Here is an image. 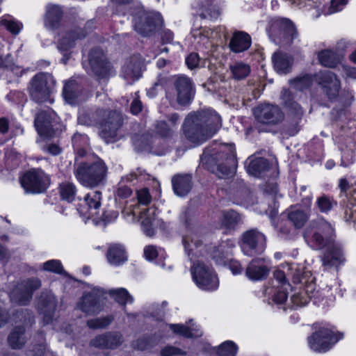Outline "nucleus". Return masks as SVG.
<instances>
[{"instance_id":"nucleus-1","label":"nucleus","mask_w":356,"mask_h":356,"mask_svg":"<svg viewBox=\"0 0 356 356\" xmlns=\"http://www.w3.org/2000/svg\"><path fill=\"white\" fill-rule=\"evenodd\" d=\"M221 126L220 116L215 111L202 110L186 117L183 131L189 142L198 145L211 138Z\"/></svg>"},{"instance_id":"nucleus-2","label":"nucleus","mask_w":356,"mask_h":356,"mask_svg":"<svg viewBox=\"0 0 356 356\" xmlns=\"http://www.w3.org/2000/svg\"><path fill=\"white\" fill-rule=\"evenodd\" d=\"M309 228L313 230L312 243L316 249L325 250L322 258L323 265L331 267L336 263L342 262L341 250L332 237L334 229L332 225L324 219H319L312 220Z\"/></svg>"},{"instance_id":"nucleus-3","label":"nucleus","mask_w":356,"mask_h":356,"mask_svg":"<svg viewBox=\"0 0 356 356\" xmlns=\"http://www.w3.org/2000/svg\"><path fill=\"white\" fill-rule=\"evenodd\" d=\"M200 161L203 166L219 178L232 177L236 166V154L232 147L225 145L205 148Z\"/></svg>"},{"instance_id":"nucleus-4","label":"nucleus","mask_w":356,"mask_h":356,"mask_svg":"<svg viewBox=\"0 0 356 356\" xmlns=\"http://www.w3.org/2000/svg\"><path fill=\"white\" fill-rule=\"evenodd\" d=\"M106 174L107 167L102 160L92 163L81 162L74 170V175L77 180L83 186L90 188L104 184Z\"/></svg>"},{"instance_id":"nucleus-5","label":"nucleus","mask_w":356,"mask_h":356,"mask_svg":"<svg viewBox=\"0 0 356 356\" xmlns=\"http://www.w3.org/2000/svg\"><path fill=\"white\" fill-rule=\"evenodd\" d=\"M55 81L51 74L38 73L31 79L29 86V93L31 99L37 103L47 101L54 89Z\"/></svg>"},{"instance_id":"nucleus-6","label":"nucleus","mask_w":356,"mask_h":356,"mask_svg":"<svg viewBox=\"0 0 356 356\" xmlns=\"http://www.w3.org/2000/svg\"><path fill=\"white\" fill-rule=\"evenodd\" d=\"M123 124L122 115L116 111L104 110L99 121V135L106 143L113 141Z\"/></svg>"},{"instance_id":"nucleus-7","label":"nucleus","mask_w":356,"mask_h":356,"mask_svg":"<svg viewBox=\"0 0 356 356\" xmlns=\"http://www.w3.org/2000/svg\"><path fill=\"white\" fill-rule=\"evenodd\" d=\"M162 22L159 13L139 11L134 18V29L142 36L149 37L161 26Z\"/></svg>"},{"instance_id":"nucleus-8","label":"nucleus","mask_w":356,"mask_h":356,"mask_svg":"<svg viewBox=\"0 0 356 356\" xmlns=\"http://www.w3.org/2000/svg\"><path fill=\"white\" fill-rule=\"evenodd\" d=\"M297 35L298 32L294 24L289 19H277L270 28V35L274 42L283 45H290Z\"/></svg>"},{"instance_id":"nucleus-9","label":"nucleus","mask_w":356,"mask_h":356,"mask_svg":"<svg viewBox=\"0 0 356 356\" xmlns=\"http://www.w3.org/2000/svg\"><path fill=\"white\" fill-rule=\"evenodd\" d=\"M240 242L243 252L253 256L264 252L266 239L265 235L257 229H250L242 234Z\"/></svg>"},{"instance_id":"nucleus-10","label":"nucleus","mask_w":356,"mask_h":356,"mask_svg":"<svg viewBox=\"0 0 356 356\" xmlns=\"http://www.w3.org/2000/svg\"><path fill=\"white\" fill-rule=\"evenodd\" d=\"M106 293L101 289L95 288L90 292L83 293L76 307L86 315L97 314L102 309Z\"/></svg>"},{"instance_id":"nucleus-11","label":"nucleus","mask_w":356,"mask_h":356,"mask_svg":"<svg viewBox=\"0 0 356 356\" xmlns=\"http://www.w3.org/2000/svg\"><path fill=\"white\" fill-rule=\"evenodd\" d=\"M20 182L26 192L39 193L47 189L49 185V179L42 170L33 169L24 175Z\"/></svg>"},{"instance_id":"nucleus-12","label":"nucleus","mask_w":356,"mask_h":356,"mask_svg":"<svg viewBox=\"0 0 356 356\" xmlns=\"http://www.w3.org/2000/svg\"><path fill=\"white\" fill-rule=\"evenodd\" d=\"M40 286L38 278H30L18 283L10 293L11 302L19 305H27L32 299L33 293Z\"/></svg>"},{"instance_id":"nucleus-13","label":"nucleus","mask_w":356,"mask_h":356,"mask_svg":"<svg viewBox=\"0 0 356 356\" xmlns=\"http://www.w3.org/2000/svg\"><path fill=\"white\" fill-rule=\"evenodd\" d=\"M89 63L92 72L99 81L107 80L112 74V66L99 48H94L90 51Z\"/></svg>"},{"instance_id":"nucleus-14","label":"nucleus","mask_w":356,"mask_h":356,"mask_svg":"<svg viewBox=\"0 0 356 356\" xmlns=\"http://www.w3.org/2000/svg\"><path fill=\"white\" fill-rule=\"evenodd\" d=\"M193 278L196 284L205 290H213L218 286L216 275L209 266L201 262L194 264L191 268Z\"/></svg>"},{"instance_id":"nucleus-15","label":"nucleus","mask_w":356,"mask_h":356,"mask_svg":"<svg viewBox=\"0 0 356 356\" xmlns=\"http://www.w3.org/2000/svg\"><path fill=\"white\" fill-rule=\"evenodd\" d=\"M257 121L266 125H276L282 122L284 115L275 105L266 104L258 106L253 111Z\"/></svg>"},{"instance_id":"nucleus-16","label":"nucleus","mask_w":356,"mask_h":356,"mask_svg":"<svg viewBox=\"0 0 356 356\" xmlns=\"http://www.w3.org/2000/svg\"><path fill=\"white\" fill-rule=\"evenodd\" d=\"M342 337L343 334L339 333L338 337L327 329H321L309 338V343L314 350L325 352Z\"/></svg>"},{"instance_id":"nucleus-17","label":"nucleus","mask_w":356,"mask_h":356,"mask_svg":"<svg viewBox=\"0 0 356 356\" xmlns=\"http://www.w3.org/2000/svg\"><path fill=\"white\" fill-rule=\"evenodd\" d=\"M174 86L177 104L182 106L190 104L195 93L191 79L186 76H179L174 82Z\"/></svg>"},{"instance_id":"nucleus-18","label":"nucleus","mask_w":356,"mask_h":356,"mask_svg":"<svg viewBox=\"0 0 356 356\" xmlns=\"http://www.w3.org/2000/svg\"><path fill=\"white\" fill-rule=\"evenodd\" d=\"M316 81L321 86L323 92L328 99L332 100L338 97L340 81L335 74L329 70L321 72L316 75Z\"/></svg>"},{"instance_id":"nucleus-19","label":"nucleus","mask_w":356,"mask_h":356,"mask_svg":"<svg viewBox=\"0 0 356 356\" xmlns=\"http://www.w3.org/2000/svg\"><path fill=\"white\" fill-rule=\"evenodd\" d=\"M145 60L140 54H134L127 59L122 67V75L128 81L138 80L145 70Z\"/></svg>"},{"instance_id":"nucleus-20","label":"nucleus","mask_w":356,"mask_h":356,"mask_svg":"<svg viewBox=\"0 0 356 356\" xmlns=\"http://www.w3.org/2000/svg\"><path fill=\"white\" fill-rule=\"evenodd\" d=\"M122 342V335L120 332H108L91 340L90 345L99 348L115 349Z\"/></svg>"},{"instance_id":"nucleus-21","label":"nucleus","mask_w":356,"mask_h":356,"mask_svg":"<svg viewBox=\"0 0 356 356\" xmlns=\"http://www.w3.org/2000/svg\"><path fill=\"white\" fill-rule=\"evenodd\" d=\"M38 309L43 314V320L46 324L50 323L54 316L56 308L55 296L50 293H42L38 302Z\"/></svg>"},{"instance_id":"nucleus-22","label":"nucleus","mask_w":356,"mask_h":356,"mask_svg":"<svg viewBox=\"0 0 356 356\" xmlns=\"http://www.w3.org/2000/svg\"><path fill=\"white\" fill-rule=\"evenodd\" d=\"M35 126L38 134L45 138H52L55 134L51 114L46 111L38 113L35 119Z\"/></svg>"},{"instance_id":"nucleus-23","label":"nucleus","mask_w":356,"mask_h":356,"mask_svg":"<svg viewBox=\"0 0 356 356\" xmlns=\"http://www.w3.org/2000/svg\"><path fill=\"white\" fill-rule=\"evenodd\" d=\"M293 60L291 55L281 51L275 52L272 57L274 69L280 74H286L291 71Z\"/></svg>"},{"instance_id":"nucleus-24","label":"nucleus","mask_w":356,"mask_h":356,"mask_svg":"<svg viewBox=\"0 0 356 356\" xmlns=\"http://www.w3.org/2000/svg\"><path fill=\"white\" fill-rule=\"evenodd\" d=\"M175 193L181 197L186 195L192 188V177L189 175H178L172 179Z\"/></svg>"},{"instance_id":"nucleus-25","label":"nucleus","mask_w":356,"mask_h":356,"mask_svg":"<svg viewBox=\"0 0 356 356\" xmlns=\"http://www.w3.org/2000/svg\"><path fill=\"white\" fill-rule=\"evenodd\" d=\"M63 10L58 6H49L47 7L45 17L44 25L49 29H56L61 24L63 18Z\"/></svg>"},{"instance_id":"nucleus-26","label":"nucleus","mask_w":356,"mask_h":356,"mask_svg":"<svg viewBox=\"0 0 356 356\" xmlns=\"http://www.w3.org/2000/svg\"><path fill=\"white\" fill-rule=\"evenodd\" d=\"M251 45V38L247 33L243 31L236 32L229 42L232 51L236 53L244 51Z\"/></svg>"},{"instance_id":"nucleus-27","label":"nucleus","mask_w":356,"mask_h":356,"mask_svg":"<svg viewBox=\"0 0 356 356\" xmlns=\"http://www.w3.org/2000/svg\"><path fill=\"white\" fill-rule=\"evenodd\" d=\"M260 259H253L248 266L245 274L252 280H261L266 279L269 273V269L260 264Z\"/></svg>"},{"instance_id":"nucleus-28","label":"nucleus","mask_w":356,"mask_h":356,"mask_svg":"<svg viewBox=\"0 0 356 356\" xmlns=\"http://www.w3.org/2000/svg\"><path fill=\"white\" fill-rule=\"evenodd\" d=\"M87 32L81 29L70 31L60 40L58 48L61 51H67L74 46L76 40L84 38Z\"/></svg>"},{"instance_id":"nucleus-29","label":"nucleus","mask_w":356,"mask_h":356,"mask_svg":"<svg viewBox=\"0 0 356 356\" xmlns=\"http://www.w3.org/2000/svg\"><path fill=\"white\" fill-rule=\"evenodd\" d=\"M82 91V86L75 80H70L65 83L63 90V95L67 103L74 104L81 95Z\"/></svg>"},{"instance_id":"nucleus-30","label":"nucleus","mask_w":356,"mask_h":356,"mask_svg":"<svg viewBox=\"0 0 356 356\" xmlns=\"http://www.w3.org/2000/svg\"><path fill=\"white\" fill-rule=\"evenodd\" d=\"M25 329L23 326H17L10 333L8 342L13 349H22L26 342Z\"/></svg>"},{"instance_id":"nucleus-31","label":"nucleus","mask_w":356,"mask_h":356,"mask_svg":"<svg viewBox=\"0 0 356 356\" xmlns=\"http://www.w3.org/2000/svg\"><path fill=\"white\" fill-rule=\"evenodd\" d=\"M102 115H104V109L102 108H98L95 111L83 110L78 117V122L86 126L95 125L99 124Z\"/></svg>"},{"instance_id":"nucleus-32","label":"nucleus","mask_w":356,"mask_h":356,"mask_svg":"<svg viewBox=\"0 0 356 356\" xmlns=\"http://www.w3.org/2000/svg\"><path fill=\"white\" fill-rule=\"evenodd\" d=\"M281 98L284 106L299 119L302 115L301 106L294 100V95L288 89H283Z\"/></svg>"},{"instance_id":"nucleus-33","label":"nucleus","mask_w":356,"mask_h":356,"mask_svg":"<svg viewBox=\"0 0 356 356\" xmlns=\"http://www.w3.org/2000/svg\"><path fill=\"white\" fill-rule=\"evenodd\" d=\"M170 327L171 330L176 334L183 336L186 338H197L202 336V331L197 328L186 326L183 324H170Z\"/></svg>"},{"instance_id":"nucleus-34","label":"nucleus","mask_w":356,"mask_h":356,"mask_svg":"<svg viewBox=\"0 0 356 356\" xmlns=\"http://www.w3.org/2000/svg\"><path fill=\"white\" fill-rule=\"evenodd\" d=\"M101 192L95 191L91 194H88L83 200V203L87 206V211L89 215L95 216L99 213V209L101 206Z\"/></svg>"},{"instance_id":"nucleus-35","label":"nucleus","mask_w":356,"mask_h":356,"mask_svg":"<svg viewBox=\"0 0 356 356\" xmlns=\"http://www.w3.org/2000/svg\"><path fill=\"white\" fill-rule=\"evenodd\" d=\"M270 165L268 160L259 157L250 161L248 167V172L250 175L259 177L268 171Z\"/></svg>"},{"instance_id":"nucleus-36","label":"nucleus","mask_w":356,"mask_h":356,"mask_svg":"<svg viewBox=\"0 0 356 356\" xmlns=\"http://www.w3.org/2000/svg\"><path fill=\"white\" fill-rule=\"evenodd\" d=\"M320 63L327 67L334 68L340 63V56L330 50H323L318 53Z\"/></svg>"},{"instance_id":"nucleus-37","label":"nucleus","mask_w":356,"mask_h":356,"mask_svg":"<svg viewBox=\"0 0 356 356\" xmlns=\"http://www.w3.org/2000/svg\"><path fill=\"white\" fill-rule=\"evenodd\" d=\"M288 219L296 229L302 228L309 219V213L302 209H291L288 212Z\"/></svg>"},{"instance_id":"nucleus-38","label":"nucleus","mask_w":356,"mask_h":356,"mask_svg":"<svg viewBox=\"0 0 356 356\" xmlns=\"http://www.w3.org/2000/svg\"><path fill=\"white\" fill-rule=\"evenodd\" d=\"M232 76L236 80L245 79L250 73V66L243 62H234L229 65Z\"/></svg>"},{"instance_id":"nucleus-39","label":"nucleus","mask_w":356,"mask_h":356,"mask_svg":"<svg viewBox=\"0 0 356 356\" xmlns=\"http://www.w3.org/2000/svg\"><path fill=\"white\" fill-rule=\"evenodd\" d=\"M45 350L44 336L42 333H38L34 341L26 351V356H42Z\"/></svg>"},{"instance_id":"nucleus-40","label":"nucleus","mask_w":356,"mask_h":356,"mask_svg":"<svg viewBox=\"0 0 356 356\" xmlns=\"http://www.w3.org/2000/svg\"><path fill=\"white\" fill-rule=\"evenodd\" d=\"M108 261L114 265H119L127 260L124 248L119 245L110 247L107 253Z\"/></svg>"},{"instance_id":"nucleus-41","label":"nucleus","mask_w":356,"mask_h":356,"mask_svg":"<svg viewBox=\"0 0 356 356\" xmlns=\"http://www.w3.org/2000/svg\"><path fill=\"white\" fill-rule=\"evenodd\" d=\"M214 0H206L204 3L201 4V8L203 10L200 13V17L202 19H217L220 15V9L213 5Z\"/></svg>"},{"instance_id":"nucleus-42","label":"nucleus","mask_w":356,"mask_h":356,"mask_svg":"<svg viewBox=\"0 0 356 356\" xmlns=\"http://www.w3.org/2000/svg\"><path fill=\"white\" fill-rule=\"evenodd\" d=\"M313 83V77L310 74H304L297 76L290 81L291 86L298 90L302 91L309 88Z\"/></svg>"},{"instance_id":"nucleus-43","label":"nucleus","mask_w":356,"mask_h":356,"mask_svg":"<svg viewBox=\"0 0 356 356\" xmlns=\"http://www.w3.org/2000/svg\"><path fill=\"white\" fill-rule=\"evenodd\" d=\"M137 199L138 202L135 204H131L129 207V211L127 212V215L130 213L134 216L136 215V209L138 207V204L147 205L151 201V196L149 195V191L147 188H143L137 192Z\"/></svg>"},{"instance_id":"nucleus-44","label":"nucleus","mask_w":356,"mask_h":356,"mask_svg":"<svg viewBox=\"0 0 356 356\" xmlns=\"http://www.w3.org/2000/svg\"><path fill=\"white\" fill-rule=\"evenodd\" d=\"M108 293L116 302L122 305H125L127 302H132L133 301V298L125 289H113Z\"/></svg>"},{"instance_id":"nucleus-45","label":"nucleus","mask_w":356,"mask_h":356,"mask_svg":"<svg viewBox=\"0 0 356 356\" xmlns=\"http://www.w3.org/2000/svg\"><path fill=\"white\" fill-rule=\"evenodd\" d=\"M60 197L69 202L74 200L76 187L72 183H63L59 186Z\"/></svg>"},{"instance_id":"nucleus-46","label":"nucleus","mask_w":356,"mask_h":356,"mask_svg":"<svg viewBox=\"0 0 356 356\" xmlns=\"http://www.w3.org/2000/svg\"><path fill=\"white\" fill-rule=\"evenodd\" d=\"M114 318L113 316H107L104 317H100V318H95L90 320H88L87 321V325L90 329H103L106 328L107 326H108L112 321H113Z\"/></svg>"},{"instance_id":"nucleus-47","label":"nucleus","mask_w":356,"mask_h":356,"mask_svg":"<svg viewBox=\"0 0 356 356\" xmlns=\"http://www.w3.org/2000/svg\"><path fill=\"white\" fill-rule=\"evenodd\" d=\"M241 220L239 214L234 211H224L222 215V224L227 228H234Z\"/></svg>"},{"instance_id":"nucleus-48","label":"nucleus","mask_w":356,"mask_h":356,"mask_svg":"<svg viewBox=\"0 0 356 356\" xmlns=\"http://www.w3.org/2000/svg\"><path fill=\"white\" fill-rule=\"evenodd\" d=\"M236 345L231 341H227L218 347L217 354L218 356H236Z\"/></svg>"},{"instance_id":"nucleus-49","label":"nucleus","mask_w":356,"mask_h":356,"mask_svg":"<svg viewBox=\"0 0 356 356\" xmlns=\"http://www.w3.org/2000/svg\"><path fill=\"white\" fill-rule=\"evenodd\" d=\"M43 269L44 270L51 271L55 273L62 274L63 270V266L58 260H50L43 264Z\"/></svg>"},{"instance_id":"nucleus-50","label":"nucleus","mask_w":356,"mask_h":356,"mask_svg":"<svg viewBox=\"0 0 356 356\" xmlns=\"http://www.w3.org/2000/svg\"><path fill=\"white\" fill-rule=\"evenodd\" d=\"M316 204L321 212H327L332 208V202L327 196L323 195L317 199Z\"/></svg>"},{"instance_id":"nucleus-51","label":"nucleus","mask_w":356,"mask_h":356,"mask_svg":"<svg viewBox=\"0 0 356 356\" xmlns=\"http://www.w3.org/2000/svg\"><path fill=\"white\" fill-rule=\"evenodd\" d=\"M157 133L163 138H170L172 136L173 131L169 128L165 122H159L156 125Z\"/></svg>"},{"instance_id":"nucleus-52","label":"nucleus","mask_w":356,"mask_h":356,"mask_svg":"<svg viewBox=\"0 0 356 356\" xmlns=\"http://www.w3.org/2000/svg\"><path fill=\"white\" fill-rule=\"evenodd\" d=\"M1 24L4 26L10 33L14 35H17L19 32L22 27L19 22L6 19H2L1 21Z\"/></svg>"},{"instance_id":"nucleus-53","label":"nucleus","mask_w":356,"mask_h":356,"mask_svg":"<svg viewBox=\"0 0 356 356\" xmlns=\"http://www.w3.org/2000/svg\"><path fill=\"white\" fill-rule=\"evenodd\" d=\"M312 278L314 277H312L309 271L301 273L300 271L298 270L293 275V282L305 284L310 282Z\"/></svg>"},{"instance_id":"nucleus-54","label":"nucleus","mask_w":356,"mask_h":356,"mask_svg":"<svg viewBox=\"0 0 356 356\" xmlns=\"http://www.w3.org/2000/svg\"><path fill=\"white\" fill-rule=\"evenodd\" d=\"M184 354L185 353L181 349L171 346L164 347L161 351L162 356L182 355Z\"/></svg>"},{"instance_id":"nucleus-55","label":"nucleus","mask_w":356,"mask_h":356,"mask_svg":"<svg viewBox=\"0 0 356 356\" xmlns=\"http://www.w3.org/2000/svg\"><path fill=\"white\" fill-rule=\"evenodd\" d=\"M200 62V57L197 53L190 54L186 58V63L188 67L193 70L198 67Z\"/></svg>"},{"instance_id":"nucleus-56","label":"nucleus","mask_w":356,"mask_h":356,"mask_svg":"<svg viewBox=\"0 0 356 356\" xmlns=\"http://www.w3.org/2000/svg\"><path fill=\"white\" fill-rule=\"evenodd\" d=\"M288 297L287 289L281 286L274 294L273 300L278 304L284 302Z\"/></svg>"},{"instance_id":"nucleus-57","label":"nucleus","mask_w":356,"mask_h":356,"mask_svg":"<svg viewBox=\"0 0 356 356\" xmlns=\"http://www.w3.org/2000/svg\"><path fill=\"white\" fill-rule=\"evenodd\" d=\"M141 225L147 236H152L154 235V231L152 227V220L150 218H144L141 222Z\"/></svg>"},{"instance_id":"nucleus-58","label":"nucleus","mask_w":356,"mask_h":356,"mask_svg":"<svg viewBox=\"0 0 356 356\" xmlns=\"http://www.w3.org/2000/svg\"><path fill=\"white\" fill-rule=\"evenodd\" d=\"M136 148L138 151H146L150 149V144L147 140V137L142 136L139 140L135 142Z\"/></svg>"},{"instance_id":"nucleus-59","label":"nucleus","mask_w":356,"mask_h":356,"mask_svg":"<svg viewBox=\"0 0 356 356\" xmlns=\"http://www.w3.org/2000/svg\"><path fill=\"white\" fill-rule=\"evenodd\" d=\"M211 255L216 262L219 264L223 261L225 257L221 247L213 248Z\"/></svg>"},{"instance_id":"nucleus-60","label":"nucleus","mask_w":356,"mask_h":356,"mask_svg":"<svg viewBox=\"0 0 356 356\" xmlns=\"http://www.w3.org/2000/svg\"><path fill=\"white\" fill-rule=\"evenodd\" d=\"M273 276L277 281L282 285V287L286 285L287 286H290L289 282H287L285 277V274L282 270H276L273 273Z\"/></svg>"},{"instance_id":"nucleus-61","label":"nucleus","mask_w":356,"mask_h":356,"mask_svg":"<svg viewBox=\"0 0 356 356\" xmlns=\"http://www.w3.org/2000/svg\"><path fill=\"white\" fill-rule=\"evenodd\" d=\"M144 254L147 259L153 260L158 256V252L156 248L153 245H149L144 250Z\"/></svg>"},{"instance_id":"nucleus-62","label":"nucleus","mask_w":356,"mask_h":356,"mask_svg":"<svg viewBox=\"0 0 356 356\" xmlns=\"http://www.w3.org/2000/svg\"><path fill=\"white\" fill-rule=\"evenodd\" d=\"M142 102L138 99L137 97L133 100L132 103L131 104V112L134 115H137L142 111Z\"/></svg>"},{"instance_id":"nucleus-63","label":"nucleus","mask_w":356,"mask_h":356,"mask_svg":"<svg viewBox=\"0 0 356 356\" xmlns=\"http://www.w3.org/2000/svg\"><path fill=\"white\" fill-rule=\"evenodd\" d=\"M13 65V60L10 54L6 55L4 58L0 56V68H10Z\"/></svg>"},{"instance_id":"nucleus-64","label":"nucleus","mask_w":356,"mask_h":356,"mask_svg":"<svg viewBox=\"0 0 356 356\" xmlns=\"http://www.w3.org/2000/svg\"><path fill=\"white\" fill-rule=\"evenodd\" d=\"M131 193L132 191L131 190L130 188L126 186H122L118 188L116 195L119 197L127 198L131 195Z\"/></svg>"}]
</instances>
